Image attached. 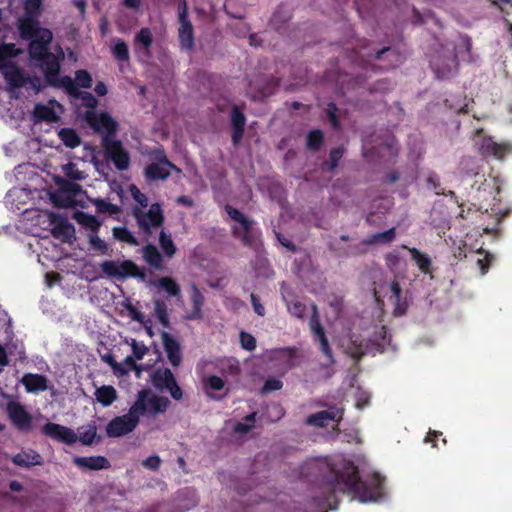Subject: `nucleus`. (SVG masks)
<instances>
[{"instance_id": "f257e3e1", "label": "nucleus", "mask_w": 512, "mask_h": 512, "mask_svg": "<svg viewBox=\"0 0 512 512\" xmlns=\"http://www.w3.org/2000/svg\"><path fill=\"white\" fill-rule=\"evenodd\" d=\"M311 467L322 474V495L318 502L321 508L336 509L337 493L350 495L363 503L378 501L384 495V478L372 473L362 479L352 462L345 463L341 469L327 462L313 463Z\"/></svg>"}, {"instance_id": "f03ea898", "label": "nucleus", "mask_w": 512, "mask_h": 512, "mask_svg": "<svg viewBox=\"0 0 512 512\" xmlns=\"http://www.w3.org/2000/svg\"><path fill=\"white\" fill-rule=\"evenodd\" d=\"M369 41L359 40V44L353 47V60L362 68L368 70H389L397 67L402 62V56L392 47H383L379 50L369 49Z\"/></svg>"}, {"instance_id": "7ed1b4c3", "label": "nucleus", "mask_w": 512, "mask_h": 512, "mask_svg": "<svg viewBox=\"0 0 512 512\" xmlns=\"http://www.w3.org/2000/svg\"><path fill=\"white\" fill-rule=\"evenodd\" d=\"M77 431L78 433H75L69 427L52 422L46 423L41 429L45 436L67 445H72L79 440L82 445L90 446L95 440L97 442L102 440V437L97 435L95 423L79 427Z\"/></svg>"}, {"instance_id": "20e7f679", "label": "nucleus", "mask_w": 512, "mask_h": 512, "mask_svg": "<svg viewBox=\"0 0 512 512\" xmlns=\"http://www.w3.org/2000/svg\"><path fill=\"white\" fill-rule=\"evenodd\" d=\"M146 392H138L136 401L130 407L127 414L116 416L106 426L108 437L118 438L135 430L139 424V417L146 413L143 398Z\"/></svg>"}, {"instance_id": "39448f33", "label": "nucleus", "mask_w": 512, "mask_h": 512, "mask_svg": "<svg viewBox=\"0 0 512 512\" xmlns=\"http://www.w3.org/2000/svg\"><path fill=\"white\" fill-rule=\"evenodd\" d=\"M64 60V52L59 49L58 54L50 52L47 57L41 59L39 67L43 72L46 85L53 88H64L66 85L65 78L70 76H60L61 62Z\"/></svg>"}, {"instance_id": "423d86ee", "label": "nucleus", "mask_w": 512, "mask_h": 512, "mask_svg": "<svg viewBox=\"0 0 512 512\" xmlns=\"http://www.w3.org/2000/svg\"><path fill=\"white\" fill-rule=\"evenodd\" d=\"M225 211L232 220L238 222L241 226V229L238 226L232 227L233 237L240 239L244 246L255 248L258 237L253 230V221L231 205H226Z\"/></svg>"}, {"instance_id": "0eeeda50", "label": "nucleus", "mask_w": 512, "mask_h": 512, "mask_svg": "<svg viewBox=\"0 0 512 512\" xmlns=\"http://www.w3.org/2000/svg\"><path fill=\"white\" fill-rule=\"evenodd\" d=\"M132 215L135 218L139 229L147 236L151 235L152 228L162 227L164 214L159 203H153L148 211L140 207H133Z\"/></svg>"}, {"instance_id": "6e6552de", "label": "nucleus", "mask_w": 512, "mask_h": 512, "mask_svg": "<svg viewBox=\"0 0 512 512\" xmlns=\"http://www.w3.org/2000/svg\"><path fill=\"white\" fill-rule=\"evenodd\" d=\"M101 270L108 277L125 279L127 277L144 279L146 273L132 260H123L120 263L106 260L100 264Z\"/></svg>"}, {"instance_id": "1a4fd4ad", "label": "nucleus", "mask_w": 512, "mask_h": 512, "mask_svg": "<svg viewBox=\"0 0 512 512\" xmlns=\"http://www.w3.org/2000/svg\"><path fill=\"white\" fill-rule=\"evenodd\" d=\"M88 125L98 134L102 136V140H115L118 130V122L115 121L108 112L100 113L88 111L85 115Z\"/></svg>"}, {"instance_id": "9d476101", "label": "nucleus", "mask_w": 512, "mask_h": 512, "mask_svg": "<svg viewBox=\"0 0 512 512\" xmlns=\"http://www.w3.org/2000/svg\"><path fill=\"white\" fill-rule=\"evenodd\" d=\"M152 385L159 391H168L174 400H181L183 391L169 368H156L150 375Z\"/></svg>"}, {"instance_id": "9b49d317", "label": "nucleus", "mask_w": 512, "mask_h": 512, "mask_svg": "<svg viewBox=\"0 0 512 512\" xmlns=\"http://www.w3.org/2000/svg\"><path fill=\"white\" fill-rule=\"evenodd\" d=\"M101 145L104 149L106 158L112 161L115 168L118 171H125L130 166V154L123 147V144L120 140H108L104 139L101 141Z\"/></svg>"}, {"instance_id": "f8f14e48", "label": "nucleus", "mask_w": 512, "mask_h": 512, "mask_svg": "<svg viewBox=\"0 0 512 512\" xmlns=\"http://www.w3.org/2000/svg\"><path fill=\"white\" fill-rule=\"evenodd\" d=\"M179 30L178 38L182 50L191 51L194 48V30L191 21L188 18V6L185 0H181L178 5Z\"/></svg>"}, {"instance_id": "ddd939ff", "label": "nucleus", "mask_w": 512, "mask_h": 512, "mask_svg": "<svg viewBox=\"0 0 512 512\" xmlns=\"http://www.w3.org/2000/svg\"><path fill=\"white\" fill-rule=\"evenodd\" d=\"M6 413L15 428L20 432L32 430L33 417L20 402H8Z\"/></svg>"}, {"instance_id": "4468645a", "label": "nucleus", "mask_w": 512, "mask_h": 512, "mask_svg": "<svg viewBox=\"0 0 512 512\" xmlns=\"http://www.w3.org/2000/svg\"><path fill=\"white\" fill-rule=\"evenodd\" d=\"M53 35L49 29H42L39 36L30 40L28 45V54L31 60L39 62L50 53L49 45Z\"/></svg>"}, {"instance_id": "2eb2a0df", "label": "nucleus", "mask_w": 512, "mask_h": 512, "mask_svg": "<svg viewBox=\"0 0 512 512\" xmlns=\"http://www.w3.org/2000/svg\"><path fill=\"white\" fill-rule=\"evenodd\" d=\"M343 413V408L329 406L327 410L318 411L307 416L305 424L308 426L323 428L328 425L329 421L340 422L342 420Z\"/></svg>"}, {"instance_id": "dca6fc26", "label": "nucleus", "mask_w": 512, "mask_h": 512, "mask_svg": "<svg viewBox=\"0 0 512 512\" xmlns=\"http://www.w3.org/2000/svg\"><path fill=\"white\" fill-rule=\"evenodd\" d=\"M49 219L54 224L51 229L52 236L60 239L62 242H71L75 234L74 226L67 219L56 213H50Z\"/></svg>"}, {"instance_id": "f3484780", "label": "nucleus", "mask_w": 512, "mask_h": 512, "mask_svg": "<svg viewBox=\"0 0 512 512\" xmlns=\"http://www.w3.org/2000/svg\"><path fill=\"white\" fill-rule=\"evenodd\" d=\"M161 339L169 362L175 367L179 366L183 359L180 343L166 331L161 333Z\"/></svg>"}, {"instance_id": "a211bd4d", "label": "nucleus", "mask_w": 512, "mask_h": 512, "mask_svg": "<svg viewBox=\"0 0 512 512\" xmlns=\"http://www.w3.org/2000/svg\"><path fill=\"white\" fill-rule=\"evenodd\" d=\"M231 121V139L234 146H237L243 138L246 126V117L240 108L234 105L230 113Z\"/></svg>"}, {"instance_id": "6ab92c4d", "label": "nucleus", "mask_w": 512, "mask_h": 512, "mask_svg": "<svg viewBox=\"0 0 512 512\" xmlns=\"http://www.w3.org/2000/svg\"><path fill=\"white\" fill-rule=\"evenodd\" d=\"M292 17V9L287 4H280L270 19L271 27L280 34H284L288 27V22Z\"/></svg>"}, {"instance_id": "aec40b11", "label": "nucleus", "mask_w": 512, "mask_h": 512, "mask_svg": "<svg viewBox=\"0 0 512 512\" xmlns=\"http://www.w3.org/2000/svg\"><path fill=\"white\" fill-rule=\"evenodd\" d=\"M73 463L78 468L92 471L109 469L111 467L109 460L106 457L100 455L88 457L76 456L73 458Z\"/></svg>"}, {"instance_id": "412c9836", "label": "nucleus", "mask_w": 512, "mask_h": 512, "mask_svg": "<svg viewBox=\"0 0 512 512\" xmlns=\"http://www.w3.org/2000/svg\"><path fill=\"white\" fill-rule=\"evenodd\" d=\"M139 392H146V395L143 398L146 412L155 415L158 413H164L168 409L170 401L167 397L151 395V391L149 389H142Z\"/></svg>"}, {"instance_id": "4be33fe9", "label": "nucleus", "mask_w": 512, "mask_h": 512, "mask_svg": "<svg viewBox=\"0 0 512 512\" xmlns=\"http://www.w3.org/2000/svg\"><path fill=\"white\" fill-rule=\"evenodd\" d=\"M66 85L63 89L67 92V94L73 98L81 99L84 106L90 109H94L97 106V99L92 95V93L87 91H80L76 88V85L72 78H65Z\"/></svg>"}, {"instance_id": "5701e85b", "label": "nucleus", "mask_w": 512, "mask_h": 512, "mask_svg": "<svg viewBox=\"0 0 512 512\" xmlns=\"http://www.w3.org/2000/svg\"><path fill=\"white\" fill-rule=\"evenodd\" d=\"M38 18L24 16L18 20V30L24 40H31L41 32Z\"/></svg>"}, {"instance_id": "b1692460", "label": "nucleus", "mask_w": 512, "mask_h": 512, "mask_svg": "<svg viewBox=\"0 0 512 512\" xmlns=\"http://www.w3.org/2000/svg\"><path fill=\"white\" fill-rule=\"evenodd\" d=\"M3 77L11 89H20L26 86V76L18 65L11 64L3 71Z\"/></svg>"}, {"instance_id": "393cba45", "label": "nucleus", "mask_w": 512, "mask_h": 512, "mask_svg": "<svg viewBox=\"0 0 512 512\" xmlns=\"http://www.w3.org/2000/svg\"><path fill=\"white\" fill-rule=\"evenodd\" d=\"M479 196L478 199L490 202V201H500L499 195L501 192V187L496 183L495 179H484L480 186L476 188Z\"/></svg>"}, {"instance_id": "a878e982", "label": "nucleus", "mask_w": 512, "mask_h": 512, "mask_svg": "<svg viewBox=\"0 0 512 512\" xmlns=\"http://www.w3.org/2000/svg\"><path fill=\"white\" fill-rule=\"evenodd\" d=\"M28 393L43 392L48 389V379L42 374L27 373L21 379Z\"/></svg>"}, {"instance_id": "bb28decb", "label": "nucleus", "mask_w": 512, "mask_h": 512, "mask_svg": "<svg viewBox=\"0 0 512 512\" xmlns=\"http://www.w3.org/2000/svg\"><path fill=\"white\" fill-rule=\"evenodd\" d=\"M171 171H173V169H170V167L164 164L152 162L145 167L144 177L148 182L165 181L170 177Z\"/></svg>"}, {"instance_id": "cd10ccee", "label": "nucleus", "mask_w": 512, "mask_h": 512, "mask_svg": "<svg viewBox=\"0 0 512 512\" xmlns=\"http://www.w3.org/2000/svg\"><path fill=\"white\" fill-rule=\"evenodd\" d=\"M11 461L13 464L25 468L43 464L41 455L33 449L21 451L20 453L14 455L11 458Z\"/></svg>"}, {"instance_id": "c85d7f7f", "label": "nucleus", "mask_w": 512, "mask_h": 512, "mask_svg": "<svg viewBox=\"0 0 512 512\" xmlns=\"http://www.w3.org/2000/svg\"><path fill=\"white\" fill-rule=\"evenodd\" d=\"M142 256L144 261L153 269L162 271L164 269V261L161 253L153 244H147L142 248Z\"/></svg>"}, {"instance_id": "c756f323", "label": "nucleus", "mask_w": 512, "mask_h": 512, "mask_svg": "<svg viewBox=\"0 0 512 512\" xmlns=\"http://www.w3.org/2000/svg\"><path fill=\"white\" fill-rule=\"evenodd\" d=\"M391 299L394 302V315L402 316L408 309V302L406 298L402 296V289L398 281H392L390 285Z\"/></svg>"}, {"instance_id": "7c9ffc66", "label": "nucleus", "mask_w": 512, "mask_h": 512, "mask_svg": "<svg viewBox=\"0 0 512 512\" xmlns=\"http://www.w3.org/2000/svg\"><path fill=\"white\" fill-rule=\"evenodd\" d=\"M190 299L192 304V310L188 313L186 318L188 320L201 319L203 317L202 307L204 304V296L195 284H193L191 287Z\"/></svg>"}, {"instance_id": "2f4dec72", "label": "nucleus", "mask_w": 512, "mask_h": 512, "mask_svg": "<svg viewBox=\"0 0 512 512\" xmlns=\"http://www.w3.org/2000/svg\"><path fill=\"white\" fill-rule=\"evenodd\" d=\"M402 248L407 249L410 252L412 260L416 263L422 273L430 274L432 276V261L427 254L422 253L415 247L410 248L403 245Z\"/></svg>"}, {"instance_id": "473e14b6", "label": "nucleus", "mask_w": 512, "mask_h": 512, "mask_svg": "<svg viewBox=\"0 0 512 512\" xmlns=\"http://www.w3.org/2000/svg\"><path fill=\"white\" fill-rule=\"evenodd\" d=\"M483 156H494L501 159L506 153V146L495 142L491 137L485 138L480 147Z\"/></svg>"}, {"instance_id": "72a5a7b5", "label": "nucleus", "mask_w": 512, "mask_h": 512, "mask_svg": "<svg viewBox=\"0 0 512 512\" xmlns=\"http://www.w3.org/2000/svg\"><path fill=\"white\" fill-rule=\"evenodd\" d=\"M117 397V391L111 385H103L95 391L96 400L104 407L110 406L116 401Z\"/></svg>"}, {"instance_id": "f704fd0d", "label": "nucleus", "mask_w": 512, "mask_h": 512, "mask_svg": "<svg viewBox=\"0 0 512 512\" xmlns=\"http://www.w3.org/2000/svg\"><path fill=\"white\" fill-rule=\"evenodd\" d=\"M74 218L80 225L93 232H97L101 226V222L96 216L86 212H76Z\"/></svg>"}, {"instance_id": "c9c22d12", "label": "nucleus", "mask_w": 512, "mask_h": 512, "mask_svg": "<svg viewBox=\"0 0 512 512\" xmlns=\"http://www.w3.org/2000/svg\"><path fill=\"white\" fill-rule=\"evenodd\" d=\"M427 187L435 191L437 195H446L452 199H455V202L458 203L457 196L454 191H448L445 193L444 189L441 187L440 178L435 172H429L426 178Z\"/></svg>"}, {"instance_id": "e433bc0d", "label": "nucleus", "mask_w": 512, "mask_h": 512, "mask_svg": "<svg viewBox=\"0 0 512 512\" xmlns=\"http://www.w3.org/2000/svg\"><path fill=\"white\" fill-rule=\"evenodd\" d=\"M59 138L68 148H76L80 145L81 139L77 132L72 128H62L59 131Z\"/></svg>"}, {"instance_id": "4c0bfd02", "label": "nucleus", "mask_w": 512, "mask_h": 512, "mask_svg": "<svg viewBox=\"0 0 512 512\" xmlns=\"http://www.w3.org/2000/svg\"><path fill=\"white\" fill-rule=\"evenodd\" d=\"M33 115L38 121L55 122L57 120L54 109L44 104H36Z\"/></svg>"}, {"instance_id": "58836bf2", "label": "nucleus", "mask_w": 512, "mask_h": 512, "mask_svg": "<svg viewBox=\"0 0 512 512\" xmlns=\"http://www.w3.org/2000/svg\"><path fill=\"white\" fill-rule=\"evenodd\" d=\"M396 237V230L394 227L384 231L373 234L369 239L362 242L363 245L368 246L375 243H390Z\"/></svg>"}, {"instance_id": "ea45409f", "label": "nucleus", "mask_w": 512, "mask_h": 512, "mask_svg": "<svg viewBox=\"0 0 512 512\" xmlns=\"http://www.w3.org/2000/svg\"><path fill=\"white\" fill-rule=\"evenodd\" d=\"M154 314L164 328H168L170 326L168 308L164 300H154Z\"/></svg>"}, {"instance_id": "a19ab883", "label": "nucleus", "mask_w": 512, "mask_h": 512, "mask_svg": "<svg viewBox=\"0 0 512 512\" xmlns=\"http://www.w3.org/2000/svg\"><path fill=\"white\" fill-rule=\"evenodd\" d=\"M19 54L20 50L17 49L14 43H3L0 45V59L6 67L15 64L11 59L17 57Z\"/></svg>"}, {"instance_id": "79ce46f5", "label": "nucleus", "mask_w": 512, "mask_h": 512, "mask_svg": "<svg viewBox=\"0 0 512 512\" xmlns=\"http://www.w3.org/2000/svg\"><path fill=\"white\" fill-rule=\"evenodd\" d=\"M149 157L153 160V163L164 164V165L170 167V169H173V171H175V172H178V173L181 172V169L178 168L173 162H171L168 159L163 147H157V148L151 150L149 152Z\"/></svg>"}, {"instance_id": "37998d69", "label": "nucleus", "mask_w": 512, "mask_h": 512, "mask_svg": "<svg viewBox=\"0 0 512 512\" xmlns=\"http://www.w3.org/2000/svg\"><path fill=\"white\" fill-rule=\"evenodd\" d=\"M158 286L162 288L169 296L178 297L181 294L179 284L172 277H161L158 280Z\"/></svg>"}, {"instance_id": "c03bdc74", "label": "nucleus", "mask_w": 512, "mask_h": 512, "mask_svg": "<svg viewBox=\"0 0 512 512\" xmlns=\"http://www.w3.org/2000/svg\"><path fill=\"white\" fill-rule=\"evenodd\" d=\"M113 236L121 242L127 243L131 246H138L139 241L133 235V233L126 227H115L113 228Z\"/></svg>"}, {"instance_id": "a18cd8bd", "label": "nucleus", "mask_w": 512, "mask_h": 512, "mask_svg": "<svg viewBox=\"0 0 512 512\" xmlns=\"http://www.w3.org/2000/svg\"><path fill=\"white\" fill-rule=\"evenodd\" d=\"M313 336H314V340L319 343V346H320L319 348H320L321 352L327 357V359L329 360L330 363H334L335 360L333 357V352L330 347L325 330L315 333V334H313Z\"/></svg>"}, {"instance_id": "49530a36", "label": "nucleus", "mask_w": 512, "mask_h": 512, "mask_svg": "<svg viewBox=\"0 0 512 512\" xmlns=\"http://www.w3.org/2000/svg\"><path fill=\"white\" fill-rule=\"evenodd\" d=\"M324 141L323 132L320 129H313L308 132L306 146L309 150L318 151Z\"/></svg>"}, {"instance_id": "de8ad7c7", "label": "nucleus", "mask_w": 512, "mask_h": 512, "mask_svg": "<svg viewBox=\"0 0 512 512\" xmlns=\"http://www.w3.org/2000/svg\"><path fill=\"white\" fill-rule=\"evenodd\" d=\"M159 245L165 255L169 258L173 257L177 251L171 235L167 234L164 230L159 234Z\"/></svg>"}, {"instance_id": "09e8293b", "label": "nucleus", "mask_w": 512, "mask_h": 512, "mask_svg": "<svg viewBox=\"0 0 512 512\" xmlns=\"http://www.w3.org/2000/svg\"><path fill=\"white\" fill-rule=\"evenodd\" d=\"M112 54L114 58L118 61H128L129 60V50L126 42L120 38L114 40V45L112 47Z\"/></svg>"}, {"instance_id": "8fccbe9b", "label": "nucleus", "mask_w": 512, "mask_h": 512, "mask_svg": "<svg viewBox=\"0 0 512 512\" xmlns=\"http://www.w3.org/2000/svg\"><path fill=\"white\" fill-rule=\"evenodd\" d=\"M62 171L68 179H71L74 181H82L87 177L85 172L79 170L77 165L73 162H68L67 164H65L62 167Z\"/></svg>"}, {"instance_id": "3c124183", "label": "nucleus", "mask_w": 512, "mask_h": 512, "mask_svg": "<svg viewBox=\"0 0 512 512\" xmlns=\"http://www.w3.org/2000/svg\"><path fill=\"white\" fill-rule=\"evenodd\" d=\"M283 300L286 303L289 313L299 319H303L306 313V306L302 302L295 300L289 301L286 296L283 295Z\"/></svg>"}, {"instance_id": "603ef678", "label": "nucleus", "mask_w": 512, "mask_h": 512, "mask_svg": "<svg viewBox=\"0 0 512 512\" xmlns=\"http://www.w3.org/2000/svg\"><path fill=\"white\" fill-rule=\"evenodd\" d=\"M76 88H91L93 84L92 76L91 74L84 69L77 70L75 72V80H73Z\"/></svg>"}, {"instance_id": "864d4df0", "label": "nucleus", "mask_w": 512, "mask_h": 512, "mask_svg": "<svg viewBox=\"0 0 512 512\" xmlns=\"http://www.w3.org/2000/svg\"><path fill=\"white\" fill-rule=\"evenodd\" d=\"M25 16L38 18L42 11V0H24Z\"/></svg>"}, {"instance_id": "5fc2aeb1", "label": "nucleus", "mask_w": 512, "mask_h": 512, "mask_svg": "<svg viewBox=\"0 0 512 512\" xmlns=\"http://www.w3.org/2000/svg\"><path fill=\"white\" fill-rule=\"evenodd\" d=\"M94 205L96 207V211L100 214L108 213L110 215H114L120 212V207L118 205L104 199H96L94 201Z\"/></svg>"}, {"instance_id": "6e6d98bb", "label": "nucleus", "mask_w": 512, "mask_h": 512, "mask_svg": "<svg viewBox=\"0 0 512 512\" xmlns=\"http://www.w3.org/2000/svg\"><path fill=\"white\" fill-rule=\"evenodd\" d=\"M135 41L143 45L146 50H149L153 43L151 30L147 27L141 28L135 37Z\"/></svg>"}, {"instance_id": "4d7b16f0", "label": "nucleus", "mask_w": 512, "mask_h": 512, "mask_svg": "<svg viewBox=\"0 0 512 512\" xmlns=\"http://www.w3.org/2000/svg\"><path fill=\"white\" fill-rule=\"evenodd\" d=\"M343 154H344L343 147H336V148L331 149V151L329 153V162L326 163V165L328 166L327 170L329 172H333L335 170V168L339 164V161L343 157Z\"/></svg>"}, {"instance_id": "13d9d810", "label": "nucleus", "mask_w": 512, "mask_h": 512, "mask_svg": "<svg viewBox=\"0 0 512 512\" xmlns=\"http://www.w3.org/2000/svg\"><path fill=\"white\" fill-rule=\"evenodd\" d=\"M337 112V105L334 102H329L326 108V114L332 127L336 130L340 129L341 127Z\"/></svg>"}, {"instance_id": "bf43d9fd", "label": "nucleus", "mask_w": 512, "mask_h": 512, "mask_svg": "<svg viewBox=\"0 0 512 512\" xmlns=\"http://www.w3.org/2000/svg\"><path fill=\"white\" fill-rule=\"evenodd\" d=\"M282 387H283V382L280 379L270 377L264 382L260 391H261V394H267L270 392L278 391V390L282 389Z\"/></svg>"}, {"instance_id": "052dcab7", "label": "nucleus", "mask_w": 512, "mask_h": 512, "mask_svg": "<svg viewBox=\"0 0 512 512\" xmlns=\"http://www.w3.org/2000/svg\"><path fill=\"white\" fill-rule=\"evenodd\" d=\"M309 326L313 334L324 330L320 322L318 308L315 304L312 305V314L309 319Z\"/></svg>"}, {"instance_id": "680f3d73", "label": "nucleus", "mask_w": 512, "mask_h": 512, "mask_svg": "<svg viewBox=\"0 0 512 512\" xmlns=\"http://www.w3.org/2000/svg\"><path fill=\"white\" fill-rule=\"evenodd\" d=\"M240 344L241 347L247 351H253L256 349L255 337L245 331L240 332Z\"/></svg>"}, {"instance_id": "e2e57ef3", "label": "nucleus", "mask_w": 512, "mask_h": 512, "mask_svg": "<svg viewBox=\"0 0 512 512\" xmlns=\"http://www.w3.org/2000/svg\"><path fill=\"white\" fill-rule=\"evenodd\" d=\"M102 359L105 363H107L112 368L114 373L119 374V375H124L127 373V370L125 368H123V366L115 360L114 356L111 353H107V354L103 355Z\"/></svg>"}, {"instance_id": "0e129e2a", "label": "nucleus", "mask_w": 512, "mask_h": 512, "mask_svg": "<svg viewBox=\"0 0 512 512\" xmlns=\"http://www.w3.org/2000/svg\"><path fill=\"white\" fill-rule=\"evenodd\" d=\"M130 192L132 198L139 204L138 207L142 209L148 206V197L136 185L130 186Z\"/></svg>"}, {"instance_id": "69168bd1", "label": "nucleus", "mask_w": 512, "mask_h": 512, "mask_svg": "<svg viewBox=\"0 0 512 512\" xmlns=\"http://www.w3.org/2000/svg\"><path fill=\"white\" fill-rule=\"evenodd\" d=\"M347 353L356 361L361 360L365 355L362 345H358L354 341H351V344L347 347Z\"/></svg>"}, {"instance_id": "338daca9", "label": "nucleus", "mask_w": 512, "mask_h": 512, "mask_svg": "<svg viewBox=\"0 0 512 512\" xmlns=\"http://www.w3.org/2000/svg\"><path fill=\"white\" fill-rule=\"evenodd\" d=\"M89 243L94 250L99 251L101 254H106L108 251L107 244L97 235H91Z\"/></svg>"}, {"instance_id": "774afa93", "label": "nucleus", "mask_w": 512, "mask_h": 512, "mask_svg": "<svg viewBox=\"0 0 512 512\" xmlns=\"http://www.w3.org/2000/svg\"><path fill=\"white\" fill-rule=\"evenodd\" d=\"M25 81H26L25 87L27 89L33 90L35 93H39L43 88L40 78L36 75H33V76L27 75Z\"/></svg>"}]
</instances>
